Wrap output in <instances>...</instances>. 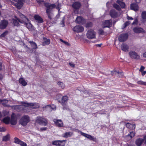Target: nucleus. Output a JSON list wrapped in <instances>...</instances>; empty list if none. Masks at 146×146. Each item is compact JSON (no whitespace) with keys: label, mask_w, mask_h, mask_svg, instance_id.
Segmentation results:
<instances>
[{"label":"nucleus","mask_w":146,"mask_h":146,"mask_svg":"<svg viewBox=\"0 0 146 146\" xmlns=\"http://www.w3.org/2000/svg\"><path fill=\"white\" fill-rule=\"evenodd\" d=\"M15 106V108L19 109V111H25V110L29 107L33 109L38 108H39V105L38 104L36 103L24 102L22 105L16 106Z\"/></svg>","instance_id":"f257e3e1"},{"label":"nucleus","mask_w":146,"mask_h":146,"mask_svg":"<svg viewBox=\"0 0 146 146\" xmlns=\"http://www.w3.org/2000/svg\"><path fill=\"white\" fill-rule=\"evenodd\" d=\"M44 5L46 7V12L48 18L50 19H51L53 14L51 11L53 9L56 7V5L54 4H51L48 3H44Z\"/></svg>","instance_id":"f03ea898"},{"label":"nucleus","mask_w":146,"mask_h":146,"mask_svg":"<svg viewBox=\"0 0 146 146\" xmlns=\"http://www.w3.org/2000/svg\"><path fill=\"white\" fill-rule=\"evenodd\" d=\"M86 35L89 39L95 38L96 37V33L93 30L90 29L88 31Z\"/></svg>","instance_id":"7ed1b4c3"},{"label":"nucleus","mask_w":146,"mask_h":146,"mask_svg":"<svg viewBox=\"0 0 146 146\" xmlns=\"http://www.w3.org/2000/svg\"><path fill=\"white\" fill-rule=\"evenodd\" d=\"M1 121L5 124H9L10 123L12 125H15L17 122V119H0Z\"/></svg>","instance_id":"20e7f679"},{"label":"nucleus","mask_w":146,"mask_h":146,"mask_svg":"<svg viewBox=\"0 0 146 146\" xmlns=\"http://www.w3.org/2000/svg\"><path fill=\"white\" fill-rule=\"evenodd\" d=\"M128 54L129 56L131 58L136 59H138L139 58V56L135 51L131 50L129 52Z\"/></svg>","instance_id":"39448f33"},{"label":"nucleus","mask_w":146,"mask_h":146,"mask_svg":"<svg viewBox=\"0 0 146 146\" xmlns=\"http://www.w3.org/2000/svg\"><path fill=\"white\" fill-rule=\"evenodd\" d=\"M112 21L111 20H106L102 23V27L103 28L110 27L112 25Z\"/></svg>","instance_id":"423d86ee"},{"label":"nucleus","mask_w":146,"mask_h":146,"mask_svg":"<svg viewBox=\"0 0 146 146\" xmlns=\"http://www.w3.org/2000/svg\"><path fill=\"white\" fill-rule=\"evenodd\" d=\"M128 35L127 34H121L118 37V40L120 42L125 41L127 38Z\"/></svg>","instance_id":"0eeeda50"},{"label":"nucleus","mask_w":146,"mask_h":146,"mask_svg":"<svg viewBox=\"0 0 146 146\" xmlns=\"http://www.w3.org/2000/svg\"><path fill=\"white\" fill-rule=\"evenodd\" d=\"M8 24L7 21L4 20L1 21L0 23V29H5Z\"/></svg>","instance_id":"6e6552de"},{"label":"nucleus","mask_w":146,"mask_h":146,"mask_svg":"<svg viewBox=\"0 0 146 146\" xmlns=\"http://www.w3.org/2000/svg\"><path fill=\"white\" fill-rule=\"evenodd\" d=\"M24 0H18L17 2L16 3H14V5L18 9H21L23 6Z\"/></svg>","instance_id":"1a4fd4ad"},{"label":"nucleus","mask_w":146,"mask_h":146,"mask_svg":"<svg viewBox=\"0 0 146 146\" xmlns=\"http://www.w3.org/2000/svg\"><path fill=\"white\" fill-rule=\"evenodd\" d=\"M84 30L83 27L79 25L75 26L73 29V31L79 33L83 31Z\"/></svg>","instance_id":"9d476101"},{"label":"nucleus","mask_w":146,"mask_h":146,"mask_svg":"<svg viewBox=\"0 0 146 146\" xmlns=\"http://www.w3.org/2000/svg\"><path fill=\"white\" fill-rule=\"evenodd\" d=\"M134 32L136 33H145V31L142 28L137 27L133 29Z\"/></svg>","instance_id":"9b49d317"},{"label":"nucleus","mask_w":146,"mask_h":146,"mask_svg":"<svg viewBox=\"0 0 146 146\" xmlns=\"http://www.w3.org/2000/svg\"><path fill=\"white\" fill-rule=\"evenodd\" d=\"M36 122L40 125L45 126L46 125L47 121L46 119H36Z\"/></svg>","instance_id":"f8f14e48"},{"label":"nucleus","mask_w":146,"mask_h":146,"mask_svg":"<svg viewBox=\"0 0 146 146\" xmlns=\"http://www.w3.org/2000/svg\"><path fill=\"white\" fill-rule=\"evenodd\" d=\"M80 133L82 136L88 138L90 140H92L94 141L96 139V138H94L91 135L84 133L82 131H80Z\"/></svg>","instance_id":"ddd939ff"},{"label":"nucleus","mask_w":146,"mask_h":146,"mask_svg":"<svg viewBox=\"0 0 146 146\" xmlns=\"http://www.w3.org/2000/svg\"><path fill=\"white\" fill-rule=\"evenodd\" d=\"M121 48L123 51L125 52H128L129 49V45L125 43H123L121 45Z\"/></svg>","instance_id":"4468645a"},{"label":"nucleus","mask_w":146,"mask_h":146,"mask_svg":"<svg viewBox=\"0 0 146 146\" xmlns=\"http://www.w3.org/2000/svg\"><path fill=\"white\" fill-rule=\"evenodd\" d=\"M111 74L112 75H116L118 76L119 77L122 78L123 76V72H119L117 71H114L111 72Z\"/></svg>","instance_id":"2eb2a0df"},{"label":"nucleus","mask_w":146,"mask_h":146,"mask_svg":"<svg viewBox=\"0 0 146 146\" xmlns=\"http://www.w3.org/2000/svg\"><path fill=\"white\" fill-rule=\"evenodd\" d=\"M53 121L56 125L58 127H61L63 125V122L60 119H54Z\"/></svg>","instance_id":"dca6fc26"},{"label":"nucleus","mask_w":146,"mask_h":146,"mask_svg":"<svg viewBox=\"0 0 146 146\" xmlns=\"http://www.w3.org/2000/svg\"><path fill=\"white\" fill-rule=\"evenodd\" d=\"M81 6V3L79 2H75L72 5V7L75 9H78L80 8Z\"/></svg>","instance_id":"f3484780"},{"label":"nucleus","mask_w":146,"mask_h":146,"mask_svg":"<svg viewBox=\"0 0 146 146\" xmlns=\"http://www.w3.org/2000/svg\"><path fill=\"white\" fill-rule=\"evenodd\" d=\"M110 15L111 17L113 18H116L118 16L117 13L114 10H111L110 11Z\"/></svg>","instance_id":"a211bd4d"},{"label":"nucleus","mask_w":146,"mask_h":146,"mask_svg":"<svg viewBox=\"0 0 146 146\" xmlns=\"http://www.w3.org/2000/svg\"><path fill=\"white\" fill-rule=\"evenodd\" d=\"M131 8L132 10H133L135 11H137L139 9V7L137 5L136 3H132L131 5Z\"/></svg>","instance_id":"6ab92c4d"},{"label":"nucleus","mask_w":146,"mask_h":146,"mask_svg":"<svg viewBox=\"0 0 146 146\" xmlns=\"http://www.w3.org/2000/svg\"><path fill=\"white\" fill-rule=\"evenodd\" d=\"M29 121V119H20L19 121V123L23 126L26 125Z\"/></svg>","instance_id":"aec40b11"},{"label":"nucleus","mask_w":146,"mask_h":146,"mask_svg":"<svg viewBox=\"0 0 146 146\" xmlns=\"http://www.w3.org/2000/svg\"><path fill=\"white\" fill-rule=\"evenodd\" d=\"M34 18L38 23H42L43 22L42 19L38 15H36L34 17Z\"/></svg>","instance_id":"412c9836"},{"label":"nucleus","mask_w":146,"mask_h":146,"mask_svg":"<svg viewBox=\"0 0 146 146\" xmlns=\"http://www.w3.org/2000/svg\"><path fill=\"white\" fill-rule=\"evenodd\" d=\"M126 127L129 129H134L135 127V125L133 124L127 123L126 124Z\"/></svg>","instance_id":"4be33fe9"},{"label":"nucleus","mask_w":146,"mask_h":146,"mask_svg":"<svg viewBox=\"0 0 146 146\" xmlns=\"http://www.w3.org/2000/svg\"><path fill=\"white\" fill-rule=\"evenodd\" d=\"M143 141V139L139 138L136 140L135 141V143L137 146H140L141 145Z\"/></svg>","instance_id":"5701e85b"},{"label":"nucleus","mask_w":146,"mask_h":146,"mask_svg":"<svg viewBox=\"0 0 146 146\" xmlns=\"http://www.w3.org/2000/svg\"><path fill=\"white\" fill-rule=\"evenodd\" d=\"M84 21V19L81 17H78L76 19V22L78 23H82Z\"/></svg>","instance_id":"b1692460"},{"label":"nucleus","mask_w":146,"mask_h":146,"mask_svg":"<svg viewBox=\"0 0 146 146\" xmlns=\"http://www.w3.org/2000/svg\"><path fill=\"white\" fill-rule=\"evenodd\" d=\"M19 82L23 86H25L27 84V82L24 79L22 78H21L19 79Z\"/></svg>","instance_id":"393cba45"},{"label":"nucleus","mask_w":146,"mask_h":146,"mask_svg":"<svg viewBox=\"0 0 146 146\" xmlns=\"http://www.w3.org/2000/svg\"><path fill=\"white\" fill-rule=\"evenodd\" d=\"M3 100L2 102H1V103H2V104L5 107H9L10 106L8 105H7V104L8 102V101L6 99L3 100Z\"/></svg>","instance_id":"a878e982"},{"label":"nucleus","mask_w":146,"mask_h":146,"mask_svg":"<svg viewBox=\"0 0 146 146\" xmlns=\"http://www.w3.org/2000/svg\"><path fill=\"white\" fill-rule=\"evenodd\" d=\"M68 97L66 96H65L62 97V104L63 105H64V103L68 100Z\"/></svg>","instance_id":"bb28decb"},{"label":"nucleus","mask_w":146,"mask_h":146,"mask_svg":"<svg viewBox=\"0 0 146 146\" xmlns=\"http://www.w3.org/2000/svg\"><path fill=\"white\" fill-rule=\"evenodd\" d=\"M72 135V133L71 132H67L63 134V136L65 138H67L71 137Z\"/></svg>","instance_id":"cd10ccee"},{"label":"nucleus","mask_w":146,"mask_h":146,"mask_svg":"<svg viewBox=\"0 0 146 146\" xmlns=\"http://www.w3.org/2000/svg\"><path fill=\"white\" fill-rule=\"evenodd\" d=\"M29 42L31 44V46L33 49H36L37 48V45L35 43L32 41H29Z\"/></svg>","instance_id":"c85d7f7f"},{"label":"nucleus","mask_w":146,"mask_h":146,"mask_svg":"<svg viewBox=\"0 0 146 146\" xmlns=\"http://www.w3.org/2000/svg\"><path fill=\"white\" fill-rule=\"evenodd\" d=\"M117 3L120 5L121 8H124L125 6V4L123 2L119 0H117Z\"/></svg>","instance_id":"c756f323"},{"label":"nucleus","mask_w":146,"mask_h":146,"mask_svg":"<svg viewBox=\"0 0 146 146\" xmlns=\"http://www.w3.org/2000/svg\"><path fill=\"white\" fill-rule=\"evenodd\" d=\"M44 110H46L48 111H52V108L51 106L47 105L45 106L44 108Z\"/></svg>","instance_id":"7c9ffc66"},{"label":"nucleus","mask_w":146,"mask_h":146,"mask_svg":"<svg viewBox=\"0 0 146 146\" xmlns=\"http://www.w3.org/2000/svg\"><path fill=\"white\" fill-rule=\"evenodd\" d=\"M50 43V40L49 39H46V40L44 41L42 43L43 46L48 45Z\"/></svg>","instance_id":"2f4dec72"},{"label":"nucleus","mask_w":146,"mask_h":146,"mask_svg":"<svg viewBox=\"0 0 146 146\" xmlns=\"http://www.w3.org/2000/svg\"><path fill=\"white\" fill-rule=\"evenodd\" d=\"M65 140L60 141L58 140V146H64L65 144Z\"/></svg>","instance_id":"473e14b6"},{"label":"nucleus","mask_w":146,"mask_h":146,"mask_svg":"<svg viewBox=\"0 0 146 146\" xmlns=\"http://www.w3.org/2000/svg\"><path fill=\"white\" fill-rule=\"evenodd\" d=\"M10 137L9 135L7 134L3 137V141H7L9 139Z\"/></svg>","instance_id":"72a5a7b5"},{"label":"nucleus","mask_w":146,"mask_h":146,"mask_svg":"<svg viewBox=\"0 0 146 146\" xmlns=\"http://www.w3.org/2000/svg\"><path fill=\"white\" fill-rule=\"evenodd\" d=\"M27 27L29 30H31L33 29V26L30 23L26 24Z\"/></svg>","instance_id":"f704fd0d"},{"label":"nucleus","mask_w":146,"mask_h":146,"mask_svg":"<svg viewBox=\"0 0 146 146\" xmlns=\"http://www.w3.org/2000/svg\"><path fill=\"white\" fill-rule=\"evenodd\" d=\"M57 84L59 85L60 87H61L62 89H63L64 88L65 86L63 83L60 82H58Z\"/></svg>","instance_id":"c9c22d12"},{"label":"nucleus","mask_w":146,"mask_h":146,"mask_svg":"<svg viewBox=\"0 0 146 146\" xmlns=\"http://www.w3.org/2000/svg\"><path fill=\"white\" fill-rule=\"evenodd\" d=\"M113 7L117 10L120 11L121 9L119 6L116 3H114L113 4Z\"/></svg>","instance_id":"e433bc0d"},{"label":"nucleus","mask_w":146,"mask_h":146,"mask_svg":"<svg viewBox=\"0 0 146 146\" xmlns=\"http://www.w3.org/2000/svg\"><path fill=\"white\" fill-rule=\"evenodd\" d=\"M141 16L142 19H146V11H143L142 13Z\"/></svg>","instance_id":"4c0bfd02"},{"label":"nucleus","mask_w":146,"mask_h":146,"mask_svg":"<svg viewBox=\"0 0 146 146\" xmlns=\"http://www.w3.org/2000/svg\"><path fill=\"white\" fill-rule=\"evenodd\" d=\"M130 23V22L129 21H126L124 24L123 28H125L127 26L129 25Z\"/></svg>","instance_id":"58836bf2"},{"label":"nucleus","mask_w":146,"mask_h":146,"mask_svg":"<svg viewBox=\"0 0 146 146\" xmlns=\"http://www.w3.org/2000/svg\"><path fill=\"white\" fill-rule=\"evenodd\" d=\"M18 144L22 146H27V144L25 143L21 140L19 141Z\"/></svg>","instance_id":"ea45409f"},{"label":"nucleus","mask_w":146,"mask_h":146,"mask_svg":"<svg viewBox=\"0 0 146 146\" xmlns=\"http://www.w3.org/2000/svg\"><path fill=\"white\" fill-rule=\"evenodd\" d=\"M92 24L91 22L88 23H86V27L87 28H89L92 27Z\"/></svg>","instance_id":"a19ab883"},{"label":"nucleus","mask_w":146,"mask_h":146,"mask_svg":"<svg viewBox=\"0 0 146 146\" xmlns=\"http://www.w3.org/2000/svg\"><path fill=\"white\" fill-rule=\"evenodd\" d=\"M13 22L14 25L15 26H18L19 24L18 21L17 20L15 19H13Z\"/></svg>","instance_id":"79ce46f5"},{"label":"nucleus","mask_w":146,"mask_h":146,"mask_svg":"<svg viewBox=\"0 0 146 146\" xmlns=\"http://www.w3.org/2000/svg\"><path fill=\"white\" fill-rule=\"evenodd\" d=\"M21 140H19L18 138L17 137H15L14 138V142L16 143L19 144V142Z\"/></svg>","instance_id":"37998d69"},{"label":"nucleus","mask_w":146,"mask_h":146,"mask_svg":"<svg viewBox=\"0 0 146 146\" xmlns=\"http://www.w3.org/2000/svg\"><path fill=\"white\" fill-rule=\"evenodd\" d=\"M137 83L138 84L145 85V82H144L141 80H140L137 81Z\"/></svg>","instance_id":"c03bdc74"},{"label":"nucleus","mask_w":146,"mask_h":146,"mask_svg":"<svg viewBox=\"0 0 146 146\" xmlns=\"http://www.w3.org/2000/svg\"><path fill=\"white\" fill-rule=\"evenodd\" d=\"M17 115L14 113H12L11 119H17Z\"/></svg>","instance_id":"a18cd8bd"},{"label":"nucleus","mask_w":146,"mask_h":146,"mask_svg":"<svg viewBox=\"0 0 146 146\" xmlns=\"http://www.w3.org/2000/svg\"><path fill=\"white\" fill-rule=\"evenodd\" d=\"M58 141H55L52 142L53 145L58 146Z\"/></svg>","instance_id":"49530a36"},{"label":"nucleus","mask_w":146,"mask_h":146,"mask_svg":"<svg viewBox=\"0 0 146 146\" xmlns=\"http://www.w3.org/2000/svg\"><path fill=\"white\" fill-rule=\"evenodd\" d=\"M3 113L4 116H6L8 115L9 112V111L7 110H4L3 111Z\"/></svg>","instance_id":"de8ad7c7"},{"label":"nucleus","mask_w":146,"mask_h":146,"mask_svg":"<svg viewBox=\"0 0 146 146\" xmlns=\"http://www.w3.org/2000/svg\"><path fill=\"white\" fill-rule=\"evenodd\" d=\"M7 32H5L1 35V36H0V37H4L7 35Z\"/></svg>","instance_id":"09e8293b"},{"label":"nucleus","mask_w":146,"mask_h":146,"mask_svg":"<svg viewBox=\"0 0 146 146\" xmlns=\"http://www.w3.org/2000/svg\"><path fill=\"white\" fill-rule=\"evenodd\" d=\"M135 135V133L133 132H131L130 133L129 136H130V138L134 137Z\"/></svg>","instance_id":"8fccbe9b"},{"label":"nucleus","mask_w":146,"mask_h":146,"mask_svg":"<svg viewBox=\"0 0 146 146\" xmlns=\"http://www.w3.org/2000/svg\"><path fill=\"white\" fill-rule=\"evenodd\" d=\"M104 33V31L102 29H100L98 31V33L100 35H103Z\"/></svg>","instance_id":"3c124183"},{"label":"nucleus","mask_w":146,"mask_h":146,"mask_svg":"<svg viewBox=\"0 0 146 146\" xmlns=\"http://www.w3.org/2000/svg\"><path fill=\"white\" fill-rule=\"evenodd\" d=\"M60 4L59 3H58L57 5H56V8L58 10H59L60 9Z\"/></svg>","instance_id":"603ef678"},{"label":"nucleus","mask_w":146,"mask_h":146,"mask_svg":"<svg viewBox=\"0 0 146 146\" xmlns=\"http://www.w3.org/2000/svg\"><path fill=\"white\" fill-rule=\"evenodd\" d=\"M15 18L17 19L18 21L21 23H24V21L23 20H21L20 19H18L16 17H15Z\"/></svg>","instance_id":"864d4df0"},{"label":"nucleus","mask_w":146,"mask_h":146,"mask_svg":"<svg viewBox=\"0 0 146 146\" xmlns=\"http://www.w3.org/2000/svg\"><path fill=\"white\" fill-rule=\"evenodd\" d=\"M61 24L62 25V27H64V18H63V19L61 21Z\"/></svg>","instance_id":"5fc2aeb1"},{"label":"nucleus","mask_w":146,"mask_h":146,"mask_svg":"<svg viewBox=\"0 0 146 146\" xmlns=\"http://www.w3.org/2000/svg\"><path fill=\"white\" fill-rule=\"evenodd\" d=\"M145 69V67L143 66H141V68H140V70H139V71L141 72L142 71H143V70L144 69Z\"/></svg>","instance_id":"6e6d98bb"},{"label":"nucleus","mask_w":146,"mask_h":146,"mask_svg":"<svg viewBox=\"0 0 146 146\" xmlns=\"http://www.w3.org/2000/svg\"><path fill=\"white\" fill-rule=\"evenodd\" d=\"M19 15L20 16V17L22 18L26 19L24 15H23L21 13H19Z\"/></svg>","instance_id":"4d7b16f0"},{"label":"nucleus","mask_w":146,"mask_h":146,"mask_svg":"<svg viewBox=\"0 0 146 146\" xmlns=\"http://www.w3.org/2000/svg\"><path fill=\"white\" fill-rule=\"evenodd\" d=\"M137 23V19H135L134 21L133 22L132 24V25L136 24Z\"/></svg>","instance_id":"13d9d810"},{"label":"nucleus","mask_w":146,"mask_h":146,"mask_svg":"<svg viewBox=\"0 0 146 146\" xmlns=\"http://www.w3.org/2000/svg\"><path fill=\"white\" fill-rule=\"evenodd\" d=\"M69 64L70 66L72 67H74L75 66V64L74 63L71 62H70L69 63Z\"/></svg>","instance_id":"bf43d9fd"},{"label":"nucleus","mask_w":146,"mask_h":146,"mask_svg":"<svg viewBox=\"0 0 146 146\" xmlns=\"http://www.w3.org/2000/svg\"><path fill=\"white\" fill-rule=\"evenodd\" d=\"M127 18L128 20H133V18L131 17H130L128 16H127Z\"/></svg>","instance_id":"052dcab7"},{"label":"nucleus","mask_w":146,"mask_h":146,"mask_svg":"<svg viewBox=\"0 0 146 146\" xmlns=\"http://www.w3.org/2000/svg\"><path fill=\"white\" fill-rule=\"evenodd\" d=\"M52 108V110H54L56 109V106L54 105H52L51 106Z\"/></svg>","instance_id":"680f3d73"},{"label":"nucleus","mask_w":146,"mask_h":146,"mask_svg":"<svg viewBox=\"0 0 146 146\" xmlns=\"http://www.w3.org/2000/svg\"><path fill=\"white\" fill-rule=\"evenodd\" d=\"M141 72L142 73V75L143 76L146 74V71H143Z\"/></svg>","instance_id":"e2e57ef3"},{"label":"nucleus","mask_w":146,"mask_h":146,"mask_svg":"<svg viewBox=\"0 0 146 146\" xmlns=\"http://www.w3.org/2000/svg\"><path fill=\"white\" fill-rule=\"evenodd\" d=\"M36 1L38 3H40L43 2V0H36Z\"/></svg>","instance_id":"0e129e2a"},{"label":"nucleus","mask_w":146,"mask_h":146,"mask_svg":"<svg viewBox=\"0 0 146 146\" xmlns=\"http://www.w3.org/2000/svg\"><path fill=\"white\" fill-rule=\"evenodd\" d=\"M29 116L27 115H25L23 116V119H29Z\"/></svg>","instance_id":"69168bd1"},{"label":"nucleus","mask_w":146,"mask_h":146,"mask_svg":"<svg viewBox=\"0 0 146 146\" xmlns=\"http://www.w3.org/2000/svg\"><path fill=\"white\" fill-rule=\"evenodd\" d=\"M3 77V76L1 74H0V80H1Z\"/></svg>","instance_id":"338daca9"},{"label":"nucleus","mask_w":146,"mask_h":146,"mask_svg":"<svg viewBox=\"0 0 146 146\" xmlns=\"http://www.w3.org/2000/svg\"><path fill=\"white\" fill-rule=\"evenodd\" d=\"M143 56L144 57L146 58V52L143 54Z\"/></svg>","instance_id":"774afa93"}]
</instances>
